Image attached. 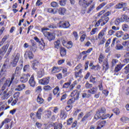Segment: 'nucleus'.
Instances as JSON below:
<instances>
[{
  "mask_svg": "<svg viewBox=\"0 0 129 129\" xmlns=\"http://www.w3.org/2000/svg\"><path fill=\"white\" fill-rule=\"evenodd\" d=\"M105 108H102L100 109L98 112H96L94 116L95 119H106V118H111L113 116V114H111V115L109 114H105L106 111Z\"/></svg>",
  "mask_w": 129,
  "mask_h": 129,
  "instance_id": "obj_1",
  "label": "nucleus"
},
{
  "mask_svg": "<svg viewBox=\"0 0 129 129\" xmlns=\"http://www.w3.org/2000/svg\"><path fill=\"white\" fill-rule=\"evenodd\" d=\"M109 21V18L108 17H101V19L98 21L96 24L95 25V28H97V27H99V25L101 24V26H104L107 22Z\"/></svg>",
  "mask_w": 129,
  "mask_h": 129,
  "instance_id": "obj_2",
  "label": "nucleus"
},
{
  "mask_svg": "<svg viewBox=\"0 0 129 129\" xmlns=\"http://www.w3.org/2000/svg\"><path fill=\"white\" fill-rule=\"evenodd\" d=\"M54 47L56 49H60V53L61 57L65 56V48L62 47H60V40H57L56 41L54 42Z\"/></svg>",
  "mask_w": 129,
  "mask_h": 129,
  "instance_id": "obj_3",
  "label": "nucleus"
},
{
  "mask_svg": "<svg viewBox=\"0 0 129 129\" xmlns=\"http://www.w3.org/2000/svg\"><path fill=\"white\" fill-rule=\"evenodd\" d=\"M12 93L13 92L12 91H9V88H7L3 93L1 97L2 100H6V99H8V98L12 95Z\"/></svg>",
  "mask_w": 129,
  "mask_h": 129,
  "instance_id": "obj_4",
  "label": "nucleus"
},
{
  "mask_svg": "<svg viewBox=\"0 0 129 129\" xmlns=\"http://www.w3.org/2000/svg\"><path fill=\"white\" fill-rule=\"evenodd\" d=\"M31 76L30 74H23L22 76L20 78V81L22 83H26L28 80L29 77Z\"/></svg>",
  "mask_w": 129,
  "mask_h": 129,
  "instance_id": "obj_5",
  "label": "nucleus"
},
{
  "mask_svg": "<svg viewBox=\"0 0 129 129\" xmlns=\"http://www.w3.org/2000/svg\"><path fill=\"white\" fill-rule=\"evenodd\" d=\"M32 66V68L35 71H38V67L40 66V62L37 60H34L31 62Z\"/></svg>",
  "mask_w": 129,
  "mask_h": 129,
  "instance_id": "obj_6",
  "label": "nucleus"
},
{
  "mask_svg": "<svg viewBox=\"0 0 129 129\" xmlns=\"http://www.w3.org/2000/svg\"><path fill=\"white\" fill-rule=\"evenodd\" d=\"M91 118H92V117H91V114L90 112H88L84 115V116L82 119L81 121H82V122L88 121V120H90Z\"/></svg>",
  "mask_w": 129,
  "mask_h": 129,
  "instance_id": "obj_7",
  "label": "nucleus"
},
{
  "mask_svg": "<svg viewBox=\"0 0 129 129\" xmlns=\"http://www.w3.org/2000/svg\"><path fill=\"white\" fill-rule=\"evenodd\" d=\"M107 30V27H105L103 28L99 33L98 35V39H102V38H104V36L106 35V31Z\"/></svg>",
  "mask_w": 129,
  "mask_h": 129,
  "instance_id": "obj_8",
  "label": "nucleus"
},
{
  "mask_svg": "<svg viewBox=\"0 0 129 129\" xmlns=\"http://www.w3.org/2000/svg\"><path fill=\"white\" fill-rule=\"evenodd\" d=\"M49 78H44L40 80L39 81V84H41V85H47V84H49Z\"/></svg>",
  "mask_w": 129,
  "mask_h": 129,
  "instance_id": "obj_9",
  "label": "nucleus"
},
{
  "mask_svg": "<svg viewBox=\"0 0 129 129\" xmlns=\"http://www.w3.org/2000/svg\"><path fill=\"white\" fill-rule=\"evenodd\" d=\"M29 84L30 85L31 87H35V86H36V81H35L34 75H32L31 76L29 80Z\"/></svg>",
  "mask_w": 129,
  "mask_h": 129,
  "instance_id": "obj_10",
  "label": "nucleus"
},
{
  "mask_svg": "<svg viewBox=\"0 0 129 129\" xmlns=\"http://www.w3.org/2000/svg\"><path fill=\"white\" fill-rule=\"evenodd\" d=\"M71 96L72 97H74V100H77L79 98V93L75 90L72 92Z\"/></svg>",
  "mask_w": 129,
  "mask_h": 129,
  "instance_id": "obj_11",
  "label": "nucleus"
},
{
  "mask_svg": "<svg viewBox=\"0 0 129 129\" xmlns=\"http://www.w3.org/2000/svg\"><path fill=\"white\" fill-rule=\"evenodd\" d=\"M99 63L100 64H101V63H103L106 61H107V59H106V57H105V56H104V54L102 53H100L99 56L98 58Z\"/></svg>",
  "mask_w": 129,
  "mask_h": 129,
  "instance_id": "obj_12",
  "label": "nucleus"
},
{
  "mask_svg": "<svg viewBox=\"0 0 129 129\" xmlns=\"http://www.w3.org/2000/svg\"><path fill=\"white\" fill-rule=\"evenodd\" d=\"M9 46H10V44L7 43L5 46H4L2 49H0V53H1L3 56L7 52Z\"/></svg>",
  "mask_w": 129,
  "mask_h": 129,
  "instance_id": "obj_13",
  "label": "nucleus"
},
{
  "mask_svg": "<svg viewBox=\"0 0 129 129\" xmlns=\"http://www.w3.org/2000/svg\"><path fill=\"white\" fill-rule=\"evenodd\" d=\"M106 124V121L103 120L102 121H98L97 122V129H100L102 127H103L104 125H105Z\"/></svg>",
  "mask_w": 129,
  "mask_h": 129,
  "instance_id": "obj_14",
  "label": "nucleus"
},
{
  "mask_svg": "<svg viewBox=\"0 0 129 129\" xmlns=\"http://www.w3.org/2000/svg\"><path fill=\"white\" fill-rule=\"evenodd\" d=\"M8 66V63L5 61L4 64H3L1 71L0 72V74H2V75H6V71L7 69V67Z\"/></svg>",
  "mask_w": 129,
  "mask_h": 129,
  "instance_id": "obj_15",
  "label": "nucleus"
},
{
  "mask_svg": "<svg viewBox=\"0 0 129 129\" xmlns=\"http://www.w3.org/2000/svg\"><path fill=\"white\" fill-rule=\"evenodd\" d=\"M97 91H98V88L97 87H93L92 88H91L90 89L88 90L87 93L91 94H95Z\"/></svg>",
  "mask_w": 129,
  "mask_h": 129,
  "instance_id": "obj_16",
  "label": "nucleus"
},
{
  "mask_svg": "<svg viewBox=\"0 0 129 129\" xmlns=\"http://www.w3.org/2000/svg\"><path fill=\"white\" fill-rule=\"evenodd\" d=\"M25 57H28L29 59H33L34 58V54L33 52L31 51H27L25 52L24 54Z\"/></svg>",
  "mask_w": 129,
  "mask_h": 129,
  "instance_id": "obj_17",
  "label": "nucleus"
},
{
  "mask_svg": "<svg viewBox=\"0 0 129 129\" xmlns=\"http://www.w3.org/2000/svg\"><path fill=\"white\" fill-rule=\"evenodd\" d=\"M42 112H43V108H39L37 112H36V117H37L38 119H41Z\"/></svg>",
  "mask_w": 129,
  "mask_h": 129,
  "instance_id": "obj_18",
  "label": "nucleus"
},
{
  "mask_svg": "<svg viewBox=\"0 0 129 129\" xmlns=\"http://www.w3.org/2000/svg\"><path fill=\"white\" fill-rule=\"evenodd\" d=\"M102 66L103 70H105V71L108 70V68H109V65L108 64V62H107V60H106L103 62Z\"/></svg>",
  "mask_w": 129,
  "mask_h": 129,
  "instance_id": "obj_19",
  "label": "nucleus"
},
{
  "mask_svg": "<svg viewBox=\"0 0 129 129\" xmlns=\"http://www.w3.org/2000/svg\"><path fill=\"white\" fill-rule=\"evenodd\" d=\"M26 87L25 84L19 85L15 89V91H22Z\"/></svg>",
  "mask_w": 129,
  "mask_h": 129,
  "instance_id": "obj_20",
  "label": "nucleus"
},
{
  "mask_svg": "<svg viewBox=\"0 0 129 129\" xmlns=\"http://www.w3.org/2000/svg\"><path fill=\"white\" fill-rule=\"evenodd\" d=\"M45 74L44 72V69H40L39 71L37 72V75L38 78H41V77H43L44 76V75Z\"/></svg>",
  "mask_w": 129,
  "mask_h": 129,
  "instance_id": "obj_21",
  "label": "nucleus"
},
{
  "mask_svg": "<svg viewBox=\"0 0 129 129\" xmlns=\"http://www.w3.org/2000/svg\"><path fill=\"white\" fill-rule=\"evenodd\" d=\"M126 6V3H121L115 6L116 9H122L123 7H125Z\"/></svg>",
  "mask_w": 129,
  "mask_h": 129,
  "instance_id": "obj_22",
  "label": "nucleus"
},
{
  "mask_svg": "<svg viewBox=\"0 0 129 129\" xmlns=\"http://www.w3.org/2000/svg\"><path fill=\"white\" fill-rule=\"evenodd\" d=\"M123 66H124V65L123 64L117 65V66L115 68V69H114L115 72H118L119 71H120V70H121Z\"/></svg>",
  "mask_w": 129,
  "mask_h": 129,
  "instance_id": "obj_23",
  "label": "nucleus"
},
{
  "mask_svg": "<svg viewBox=\"0 0 129 129\" xmlns=\"http://www.w3.org/2000/svg\"><path fill=\"white\" fill-rule=\"evenodd\" d=\"M53 125L54 129H62V127L63 126L61 123L56 124V123H53Z\"/></svg>",
  "mask_w": 129,
  "mask_h": 129,
  "instance_id": "obj_24",
  "label": "nucleus"
},
{
  "mask_svg": "<svg viewBox=\"0 0 129 129\" xmlns=\"http://www.w3.org/2000/svg\"><path fill=\"white\" fill-rule=\"evenodd\" d=\"M58 14L61 16H64L65 14V8L60 7L58 9Z\"/></svg>",
  "mask_w": 129,
  "mask_h": 129,
  "instance_id": "obj_25",
  "label": "nucleus"
},
{
  "mask_svg": "<svg viewBox=\"0 0 129 129\" xmlns=\"http://www.w3.org/2000/svg\"><path fill=\"white\" fill-rule=\"evenodd\" d=\"M19 61V57L18 56H15L13 62H12V66L13 67H16L17 66V63Z\"/></svg>",
  "mask_w": 129,
  "mask_h": 129,
  "instance_id": "obj_26",
  "label": "nucleus"
},
{
  "mask_svg": "<svg viewBox=\"0 0 129 129\" xmlns=\"http://www.w3.org/2000/svg\"><path fill=\"white\" fill-rule=\"evenodd\" d=\"M114 23L116 25H119L120 23H123V19L121 17L120 18L116 19H115Z\"/></svg>",
  "mask_w": 129,
  "mask_h": 129,
  "instance_id": "obj_27",
  "label": "nucleus"
},
{
  "mask_svg": "<svg viewBox=\"0 0 129 129\" xmlns=\"http://www.w3.org/2000/svg\"><path fill=\"white\" fill-rule=\"evenodd\" d=\"M95 9V5H91L88 9L87 13V14H90L91 12H93V10Z\"/></svg>",
  "mask_w": 129,
  "mask_h": 129,
  "instance_id": "obj_28",
  "label": "nucleus"
},
{
  "mask_svg": "<svg viewBox=\"0 0 129 129\" xmlns=\"http://www.w3.org/2000/svg\"><path fill=\"white\" fill-rule=\"evenodd\" d=\"M92 86H93V85L89 83L88 82H87L85 85V87L86 88V89H91L92 88Z\"/></svg>",
  "mask_w": 129,
  "mask_h": 129,
  "instance_id": "obj_29",
  "label": "nucleus"
},
{
  "mask_svg": "<svg viewBox=\"0 0 129 129\" xmlns=\"http://www.w3.org/2000/svg\"><path fill=\"white\" fill-rule=\"evenodd\" d=\"M37 101L38 104H42L44 103V99L42 98V97H40V96H38L37 98Z\"/></svg>",
  "mask_w": 129,
  "mask_h": 129,
  "instance_id": "obj_30",
  "label": "nucleus"
},
{
  "mask_svg": "<svg viewBox=\"0 0 129 129\" xmlns=\"http://www.w3.org/2000/svg\"><path fill=\"white\" fill-rule=\"evenodd\" d=\"M82 73V70H80L78 72H76L75 74V77L76 78H78V77L81 78V74Z\"/></svg>",
  "mask_w": 129,
  "mask_h": 129,
  "instance_id": "obj_31",
  "label": "nucleus"
},
{
  "mask_svg": "<svg viewBox=\"0 0 129 129\" xmlns=\"http://www.w3.org/2000/svg\"><path fill=\"white\" fill-rule=\"evenodd\" d=\"M91 97V94L89 93H85L82 95L83 98H89V97Z\"/></svg>",
  "mask_w": 129,
  "mask_h": 129,
  "instance_id": "obj_32",
  "label": "nucleus"
},
{
  "mask_svg": "<svg viewBox=\"0 0 129 129\" xmlns=\"http://www.w3.org/2000/svg\"><path fill=\"white\" fill-rule=\"evenodd\" d=\"M47 39L49 41H52V40H54V39H55V36H54V34H52V33H50L47 36Z\"/></svg>",
  "mask_w": 129,
  "mask_h": 129,
  "instance_id": "obj_33",
  "label": "nucleus"
},
{
  "mask_svg": "<svg viewBox=\"0 0 129 129\" xmlns=\"http://www.w3.org/2000/svg\"><path fill=\"white\" fill-rule=\"evenodd\" d=\"M128 25L126 24H123L122 25V29L124 32H127V31H128Z\"/></svg>",
  "mask_w": 129,
  "mask_h": 129,
  "instance_id": "obj_34",
  "label": "nucleus"
},
{
  "mask_svg": "<svg viewBox=\"0 0 129 129\" xmlns=\"http://www.w3.org/2000/svg\"><path fill=\"white\" fill-rule=\"evenodd\" d=\"M73 43L72 42V41H70L68 42L66 47L68 49H70L73 47Z\"/></svg>",
  "mask_w": 129,
  "mask_h": 129,
  "instance_id": "obj_35",
  "label": "nucleus"
},
{
  "mask_svg": "<svg viewBox=\"0 0 129 129\" xmlns=\"http://www.w3.org/2000/svg\"><path fill=\"white\" fill-rule=\"evenodd\" d=\"M11 120H12V119H10L9 118L5 119V120L2 122V126H3L5 123H9V122H10Z\"/></svg>",
  "mask_w": 129,
  "mask_h": 129,
  "instance_id": "obj_36",
  "label": "nucleus"
},
{
  "mask_svg": "<svg viewBox=\"0 0 129 129\" xmlns=\"http://www.w3.org/2000/svg\"><path fill=\"white\" fill-rule=\"evenodd\" d=\"M50 6L52 8H58L59 7V5L58 4V3H57V2H51L50 4Z\"/></svg>",
  "mask_w": 129,
  "mask_h": 129,
  "instance_id": "obj_37",
  "label": "nucleus"
},
{
  "mask_svg": "<svg viewBox=\"0 0 129 129\" xmlns=\"http://www.w3.org/2000/svg\"><path fill=\"white\" fill-rule=\"evenodd\" d=\"M7 39H8V36H5L2 40V41L0 42V47H2L3 45H4V43L7 41Z\"/></svg>",
  "mask_w": 129,
  "mask_h": 129,
  "instance_id": "obj_38",
  "label": "nucleus"
},
{
  "mask_svg": "<svg viewBox=\"0 0 129 129\" xmlns=\"http://www.w3.org/2000/svg\"><path fill=\"white\" fill-rule=\"evenodd\" d=\"M24 72H29L30 71V65H26L23 68Z\"/></svg>",
  "mask_w": 129,
  "mask_h": 129,
  "instance_id": "obj_39",
  "label": "nucleus"
},
{
  "mask_svg": "<svg viewBox=\"0 0 129 129\" xmlns=\"http://www.w3.org/2000/svg\"><path fill=\"white\" fill-rule=\"evenodd\" d=\"M115 36L118 38H120V37L123 36V32L122 31H118L116 33Z\"/></svg>",
  "mask_w": 129,
  "mask_h": 129,
  "instance_id": "obj_40",
  "label": "nucleus"
},
{
  "mask_svg": "<svg viewBox=\"0 0 129 129\" xmlns=\"http://www.w3.org/2000/svg\"><path fill=\"white\" fill-rule=\"evenodd\" d=\"M100 41V42L99 43V45H103L104 43H105L106 40L105 39V37H103L102 38H99Z\"/></svg>",
  "mask_w": 129,
  "mask_h": 129,
  "instance_id": "obj_41",
  "label": "nucleus"
},
{
  "mask_svg": "<svg viewBox=\"0 0 129 129\" xmlns=\"http://www.w3.org/2000/svg\"><path fill=\"white\" fill-rule=\"evenodd\" d=\"M120 120L121 121H122V122H126L127 121H128L129 118L127 117H122L120 119Z\"/></svg>",
  "mask_w": 129,
  "mask_h": 129,
  "instance_id": "obj_42",
  "label": "nucleus"
},
{
  "mask_svg": "<svg viewBox=\"0 0 129 129\" xmlns=\"http://www.w3.org/2000/svg\"><path fill=\"white\" fill-rule=\"evenodd\" d=\"M41 40L42 41L43 43H40L39 44V48L41 49V50H44L45 48V43H44L43 38H41Z\"/></svg>",
  "mask_w": 129,
  "mask_h": 129,
  "instance_id": "obj_43",
  "label": "nucleus"
},
{
  "mask_svg": "<svg viewBox=\"0 0 129 129\" xmlns=\"http://www.w3.org/2000/svg\"><path fill=\"white\" fill-rule=\"evenodd\" d=\"M124 73L125 74H127V73H129V64H127L125 68H124Z\"/></svg>",
  "mask_w": 129,
  "mask_h": 129,
  "instance_id": "obj_44",
  "label": "nucleus"
},
{
  "mask_svg": "<svg viewBox=\"0 0 129 129\" xmlns=\"http://www.w3.org/2000/svg\"><path fill=\"white\" fill-rule=\"evenodd\" d=\"M57 25L59 28H65V22L64 21H60Z\"/></svg>",
  "mask_w": 129,
  "mask_h": 129,
  "instance_id": "obj_45",
  "label": "nucleus"
},
{
  "mask_svg": "<svg viewBox=\"0 0 129 129\" xmlns=\"http://www.w3.org/2000/svg\"><path fill=\"white\" fill-rule=\"evenodd\" d=\"M106 5V3H103L101 4H100L96 9L97 11H99V10L102 9L104 6Z\"/></svg>",
  "mask_w": 129,
  "mask_h": 129,
  "instance_id": "obj_46",
  "label": "nucleus"
},
{
  "mask_svg": "<svg viewBox=\"0 0 129 129\" xmlns=\"http://www.w3.org/2000/svg\"><path fill=\"white\" fill-rule=\"evenodd\" d=\"M86 38V34H83L82 36H81L80 40L82 43L83 42H84V40H85Z\"/></svg>",
  "mask_w": 129,
  "mask_h": 129,
  "instance_id": "obj_47",
  "label": "nucleus"
},
{
  "mask_svg": "<svg viewBox=\"0 0 129 129\" xmlns=\"http://www.w3.org/2000/svg\"><path fill=\"white\" fill-rule=\"evenodd\" d=\"M121 18L123 20V22H129V17L127 16L123 15Z\"/></svg>",
  "mask_w": 129,
  "mask_h": 129,
  "instance_id": "obj_48",
  "label": "nucleus"
},
{
  "mask_svg": "<svg viewBox=\"0 0 129 129\" xmlns=\"http://www.w3.org/2000/svg\"><path fill=\"white\" fill-rule=\"evenodd\" d=\"M51 72H52V74L57 73V72H59V68H58L57 67H53L52 68Z\"/></svg>",
  "mask_w": 129,
  "mask_h": 129,
  "instance_id": "obj_49",
  "label": "nucleus"
},
{
  "mask_svg": "<svg viewBox=\"0 0 129 129\" xmlns=\"http://www.w3.org/2000/svg\"><path fill=\"white\" fill-rule=\"evenodd\" d=\"M59 90L60 89H59V87H56V88H55L53 90L54 95H56V94L58 93Z\"/></svg>",
  "mask_w": 129,
  "mask_h": 129,
  "instance_id": "obj_50",
  "label": "nucleus"
},
{
  "mask_svg": "<svg viewBox=\"0 0 129 129\" xmlns=\"http://www.w3.org/2000/svg\"><path fill=\"white\" fill-rule=\"evenodd\" d=\"M15 75H16L15 74L12 75L11 79L10 80V84L8 85V87H10V86L12 85V83H13V81H14V80L15 79Z\"/></svg>",
  "mask_w": 129,
  "mask_h": 129,
  "instance_id": "obj_51",
  "label": "nucleus"
},
{
  "mask_svg": "<svg viewBox=\"0 0 129 129\" xmlns=\"http://www.w3.org/2000/svg\"><path fill=\"white\" fill-rule=\"evenodd\" d=\"M14 74L15 75H20V68H19V67H16Z\"/></svg>",
  "mask_w": 129,
  "mask_h": 129,
  "instance_id": "obj_52",
  "label": "nucleus"
},
{
  "mask_svg": "<svg viewBox=\"0 0 129 129\" xmlns=\"http://www.w3.org/2000/svg\"><path fill=\"white\" fill-rule=\"evenodd\" d=\"M73 122V118L71 117L70 118L67 122V124L68 125H70V124H71V123H72V122Z\"/></svg>",
  "mask_w": 129,
  "mask_h": 129,
  "instance_id": "obj_53",
  "label": "nucleus"
},
{
  "mask_svg": "<svg viewBox=\"0 0 129 129\" xmlns=\"http://www.w3.org/2000/svg\"><path fill=\"white\" fill-rule=\"evenodd\" d=\"M73 34L75 37L76 41H77V40L78 39V33L76 31H74L73 33Z\"/></svg>",
  "mask_w": 129,
  "mask_h": 129,
  "instance_id": "obj_54",
  "label": "nucleus"
},
{
  "mask_svg": "<svg viewBox=\"0 0 129 129\" xmlns=\"http://www.w3.org/2000/svg\"><path fill=\"white\" fill-rule=\"evenodd\" d=\"M44 90H51L52 89V87L51 86L47 85V86H45L43 87Z\"/></svg>",
  "mask_w": 129,
  "mask_h": 129,
  "instance_id": "obj_55",
  "label": "nucleus"
},
{
  "mask_svg": "<svg viewBox=\"0 0 129 129\" xmlns=\"http://www.w3.org/2000/svg\"><path fill=\"white\" fill-rule=\"evenodd\" d=\"M48 28H49V29H56L57 26L54 24H50L48 25Z\"/></svg>",
  "mask_w": 129,
  "mask_h": 129,
  "instance_id": "obj_56",
  "label": "nucleus"
},
{
  "mask_svg": "<svg viewBox=\"0 0 129 129\" xmlns=\"http://www.w3.org/2000/svg\"><path fill=\"white\" fill-rule=\"evenodd\" d=\"M117 62H118V60L115 59H112V61H111L112 66H115V64H116V63H117Z\"/></svg>",
  "mask_w": 129,
  "mask_h": 129,
  "instance_id": "obj_57",
  "label": "nucleus"
},
{
  "mask_svg": "<svg viewBox=\"0 0 129 129\" xmlns=\"http://www.w3.org/2000/svg\"><path fill=\"white\" fill-rule=\"evenodd\" d=\"M96 32H97V28H94L92 30L90 34L91 35H95V34H96Z\"/></svg>",
  "mask_w": 129,
  "mask_h": 129,
  "instance_id": "obj_58",
  "label": "nucleus"
},
{
  "mask_svg": "<svg viewBox=\"0 0 129 129\" xmlns=\"http://www.w3.org/2000/svg\"><path fill=\"white\" fill-rule=\"evenodd\" d=\"M95 79H96L95 77H91L90 78V82H92V83H96Z\"/></svg>",
  "mask_w": 129,
  "mask_h": 129,
  "instance_id": "obj_59",
  "label": "nucleus"
},
{
  "mask_svg": "<svg viewBox=\"0 0 129 129\" xmlns=\"http://www.w3.org/2000/svg\"><path fill=\"white\" fill-rule=\"evenodd\" d=\"M59 3L60 6L61 7H64V6H65V0H59Z\"/></svg>",
  "mask_w": 129,
  "mask_h": 129,
  "instance_id": "obj_60",
  "label": "nucleus"
},
{
  "mask_svg": "<svg viewBox=\"0 0 129 129\" xmlns=\"http://www.w3.org/2000/svg\"><path fill=\"white\" fill-rule=\"evenodd\" d=\"M36 92H41L42 91V87L41 86H39L36 88Z\"/></svg>",
  "mask_w": 129,
  "mask_h": 129,
  "instance_id": "obj_61",
  "label": "nucleus"
},
{
  "mask_svg": "<svg viewBox=\"0 0 129 129\" xmlns=\"http://www.w3.org/2000/svg\"><path fill=\"white\" fill-rule=\"evenodd\" d=\"M122 45H123V46H127V47L128 46H129V40L123 42L122 43Z\"/></svg>",
  "mask_w": 129,
  "mask_h": 129,
  "instance_id": "obj_62",
  "label": "nucleus"
},
{
  "mask_svg": "<svg viewBox=\"0 0 129 129\" xmlns=\"http://www.w3.org/2000/svg\"><path fill=\"white\" fill-rule=\"evenodd\" d=\"M127 39H129V34L125 33L123 36V40H127Z\"/></svg>",
  "mask_w": 129,
  "mask_h": 129,
  "instance_id": "obj_63",
  "label": "nucleus"
},
{
  "mask_svg": "<svg viewBox=\"0 0 129 129\" xmlns=\"http://www.w3.org/2000/svg\"><path fill=\"white\" fill-rule=\"evenodd\" d=\"M114 112L116 114H119L120 111H119V109L117 108H115L114 109Z\"/></svg>",
  "mask_w": 129,
  "mask_h": 129,
  "instance_id": "obj_64",
  "label": "nucleus"
}]
</instances>
